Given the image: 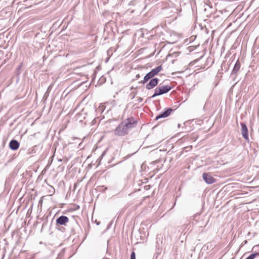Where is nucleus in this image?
<instances>
[{"mask_svg":"<svg viewBox=\"0 0 259 259\" xmlns=\"http://www.w3.org/2000/svg\"><path fill=\"white\" fill-rule=\"evenodd\" d=\"M136 120L133 117H130L122 121L113 130L115 136L123 137L128 134L129 131L136 126Z\"/></svg>","mask_w":259,"mask_h":259,"instance_id":"1","label":"nucleus"},{"mask_svg":"<svg viewBox=\"0 0 259 259\" xmlns=\"http://www.w3.org/2000/svg\"><path fill=\"white\" fill-rule=\"evenodd\" d=\"M137 101L139 102H142L143 101V99L142 98H141V97H138Z\"/></svg>","mask_w":259,"mask_h":259,"instance_id":"13","label":"nucleus"},{"mask_svg":"<svg viewBox=\"0 0 259 259\" xmlns=\"http://www.w3.org/2000/svg\"><path fill=\"white\" fill-rule=\"evenodd\" d=\"M246 243H247V241L246 240L244 241V244H246Z\"/></svg>","mask_w":259,"mask_h":259,"instance_id":"15","label":"nucleus"},{"mask_svg":"<svg viewBox=\"0 0 259 259\" xmlns=\"http://www.w3.org/2000/svg\"><path fill=\"white\" fill-rule=\"evenodd\" d=\"M180 124H178V127H180Z\"/></svg>","mask_w":259,"mask_h":259,"instance_id":"17","label":"nucleus"},{"mask_svg":"<svg viewBox=\"0 0 259 259\" xmlns=\"http://www.w3.org/2000/svg\"><path fill=\"white\" fill-rule=\"evenodd\" d=\"M58 160H59V161H62V159H59Z\"/></svg>","mask_w":259,"mask_h":259,"instance_id":"16","label":"nucleus"},{"mask_svg":"<svg viewBox=\"0 0 259 259\" xmlns=\"http://www.w3.org/2000/svg\"><path fill=\"white\" fill-rule=\"evenodd\" d=\"M259 255V253H254L250 254L248 257H247V259H254L256 255Z\"/></svg>","mask_w":259,"mask_h":259,"instance_id":"11","label":"nucleus"},{"mask_svg":"<svg viewBox=\"0 0 259 259\" xmlns=\"http://www.w3.org/2000/svg\"><path fill=\"white\" fill-rule=\"evenodd\" d=\"M20 146L19 143L16 140H12L9 143L10 148L13 150H17Z\"/></svg>","mask_w":259,"mask_h":259,"instance_id":"9","label":"nucleus"},{"mask_svg":"<svg viewBox=\"0 0 259 259\" xmlns=\"http://www.w3.org/2000/svg\"><path fill=\"white\" fill-rule=\"evenodd\" d=\"M241 64L238 60H237L235 64L233 69L232 71L231 75L236 76L237 72L239 71L240 68Z\"/></svg>","mask_w":259,"mask_h":259,"instance_id":"10","label":"nucleus"},{"mask_svg":"<svg viewBox=\"0 0 259 259\" xmlns=\"http://www.w3.org/2000/svg\"><path fill=\"white\" fill-rule=\"evenodd\" d=\"M173 110L171 108H168L165 111H163L157 115L155 118L156 120H158L161 118H165L168 116L170 113L172 112Z\"/></svg>","mask_w":259,"mask_h":259,"instance_id":"6","label":"nucleus"},{"mask_svg":"<svg viewBox=\"0 0 259 259\" xmlns=\"http://www.w3.org/2000/svg\"><path fill=\"white\" fill-rule=\"evenodd\" d=\"M130 259H136V254L135 252L133 251L131 254Z\"/></svg>","mask_w":259,"mask_h":259,"instance_id":"12","label":"nucleus"},{"mask_svg":"<svg viewBox=\"0 0 259 259\" xmlns=\"http://www.w3.org/2000/svg\"><path fill=\"white\" fill-rule=\"evenodd\" d=\"M159 79L157 78H151L150 79V81L146 85V88L147 90H151L155 87L158 82Z\"/></svg>","mask_w":259,"mask_h":259,"instance_id":"5","label":"nucleus"},{"mask_svg":"<svg viewBox=\"0 0 259 259\" xmlns=\"http://www.w3.org/2000/svg\"><path fill=\"white\" fill-rule=\"evenodd\" d=\"M140 77V75L139 74H137L136 75V78H139Z\"/></svg>","mask_w":259,"mask_h":259,"instance_id":"14","label":"nucleus"},{"mask_svg":"<svg viewBox=\"0 0 259 259\" xmlns=\"http://www.w3.org/2000/svg\"><path fill=\"white\" fill-rule=\"evenodd\" d=\"M203 179L208 184H211L215 182V179L208 173H203Z\"/></svg>","mask_w":259,"mask_h":259,"instance_id":"4","label":"nucleus"},{"mask_svg":"<svg viewBox=\"0 0 259 259\" xmlns=\"http://www.w3.org/2000/svg\"><path fill=\"white\" fill-rule=\"evenodd\" d=\"M69 221V219L66 216L61 215L56 220V223L60 225H65Z\"/></svg>","mask_w":259,"mask_h":259,"instance_id":"8","label":"nucleus"},{"mask_svg":"<svg viewBox=\"0 0 259 259\" xmlns=\"http://www.w3.org/2000/svg\"><path fill=\"white\" fill-rule=\"evenodd\" d=\"M171 89V87L168 85L159 86L155 89L154 94L151 97L154 98L156 96H159L168 92Z\"/></svg>","mask_w":259,"mask_h":259,"instance_id":"3","label":"nucleus"},{"mask_svg":"<svg viewBox=\"0 0 259 259\" xmlns=\"http://www.w3.org/2000/svg\"><path fill=\"white\" fill-rule=\"evenodd\" d=\"M241 134L242 137L246 140H248V129L244 123H241Z\"/></svg>","mask_w":259,"mask_h":259,"instance_id":"7","label":"nucleus"},{"mask_svg":"<svg viewBox=\"0 0 259 259\" xmlns=\"http://www.w3.org/2000/svg\"><path fill=\"white\" fill-rule=\"evenodd\" d=\"M246 259H247V258Z\"/></svg>","mask_w":259,"mask_h":259,"instance_id":"18","label":"nucleus"},{"mask_svg":"<svg viewBox=\"0 0 259 259\" xmlns=\"http://www.w3.org/2000/svg\"><path fill=\"white\" fill-rule=\"evenodd\" d=\"M162 69L161 65L153 69L151 71L146 74L144 76V79L140 81V83L145 84L149 80L152 78L154 76L157 75Z\"/></svg>","mask_w":259,"mask_h":259,"instance_id":"2","label":"nucleus"}]
</instances>
